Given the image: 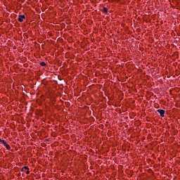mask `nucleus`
I'll list each match as a JSON object with an SVG mask.
<instances>
[{
    "mask_svg": "<svg viewBox=\"0 0 180 180\" xmlns=\"http://www.w3.org/2000/svg\"><path fill=\"white\" fill-rule=\"evenodd\" d=\"M23 19H26V17L25 16V15H19L18 22H22Z\"/></svg>",
    "mask_w": 180,
    "mask_h": 180,
    "instance_id": "7ed1b4c3",
    "label": "nucleus"
},
{
    "mask_svg": "<svg viewBox=\"0 0 180 180\" xmlns=\"http://www.w3.org/2000/svg\"><path fill=\"white\" fill-rule=\"evenodd\" d=\"M103 11L104 13H108V9L104 7L103 8Z\"/></svg>",
    "mask_w": 180,
    "mask_h": 180,
    "instance_id": "423d86ee",
    "label": "nucleus"
},
{
    "mask_svg": "<svg viewBox=\"0 0 180 180\" xmlns=\"http://www.w3.org/2000/svg\"><path fill=\"white\" fill-rule=\"evenodd\" d=\"M25 169H29V167L27 166H25L22 168V172H25Z\"/></svg>",
    "mask_w": 180,
    "mask_h": 180,
    "instance_id": "20e7f679",
    "label": "nucleus"
},
{
    "mask_svg": "<svg viewBox=\"0 0 180 180\" xmlns=\"http://www.w3.org/2000/svg\"><path fill=\"white\" fill-rule=\"evenodd\" d=\"M0 143L4 144V146L6 147L7 150H11V146H9V144H8V143H6L5 140L0 139Z\"/></svg>",
    "mask_w": 180,
    "mask_h": 180,
    "instance_id": "f257e3e1",
    "label": "nucleus"
},
{
    "mask_svg": "<svg viewBox=\"0 0 180 180\" xmlns=\"http://www.w3.org/2000/svg\"><path fill=\"white\" fill-rule=\"evenodd\" d=\"M40 65H41V67H46V63H44V62H41V63H40Z\"/></svg>",
    "mask_w": 180,
    "mask_h": 180,
    "instance_id": "39448f33",
    "label": "nucleus"
},
{
    "mask_svg": "<svg viewBox=\"0 0 180 180\" xmlns=\"http://www.w3.org/2000/svg\"><path fill=\"white\" fill-rule=\"evenodd\" d=\"M26 174H27V175H29V174H30V172H29V170H27V171L26 172Z\"/></svg>",
    "mask_w": 180,
    "mask_h": 180,
    "instance_id": "0eeeda50",
    "label": "nucleus"
},
{
    "mask_svg": "<svg viewBox=\"0 0 180 180\" xmlns=\"http://www.w3.org/2000/svg\"><path fill=\"white\" fill-rule=\"evenodd\" d=\"M157 112L160 113L161 117H164V115H165V110H158Z\"/></svg>",
    "mask_w": 180,
    "mask_h": 180,
    "instance_id": "f03ea898",
    "label": "nucleus"
}]
</instances>
